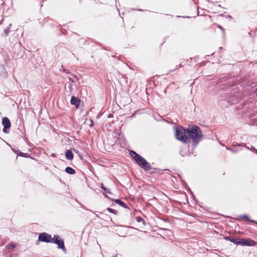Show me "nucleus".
Listing matches in <instances>:
<instances>
[{"mask_svg":"<svg viewBox=\"0 0 257 257\" xmlns=\"http://www.w3.org/2000/svg\"><path fill=\"white\" fill-rule=\"evenodd\" d=\"M73 77H74L75 78H76L77 80H78V79H77V77H76L75 75H74V76H73Z\"/></svg>","mask_w":257,"mask_h":257,"instance_id":"28","label":"nucleus"},{"mask_svg":"<svg viewBox=\"0 0 257 257\" xmlns=\"http://www.w3.org/2000/svg\"><path fill=\"white\" fill-rule=\"evenodd\" d=\"M11 26H12V24H10L9 25V26L5 30L4 32H5V35L6 36H8L9 35V33H10V31H11Z\"/></svg>","mask_w":257,"mask_h":257,"instance_id":"17","label":"nucleus"},{"mask_svg":"<svg viewBox=\"0 0 257 257\" xmlns=\"http://www.w3.org/2000/svg\"><path fill=\"white\" fill-rule=\"evenodd\" d=\"M137 221L138 222H142L144 225L146 224V221L144 219H143L142 218L139 217L137 218Z\"/></svg>","mask_w":257,"mask_h":257,"instance_id":"20","label":"nucleus"},{"mask_svg":"<svg viewBox=\"0 0 257 257\" xmlns=\"http://www.w3.org/2000/svg\"><path fill=\"white\" fill-rule=\"evenodd\" d=\"M219 28H220V29H221L222 31H223V28L221 26H219Z\"/></svg>","mask_w":257,"mask_h":257,"instance_id":"26","label":"nucleus"},{"mask_svg":"<svg viewBox=\"0 0 257 257\" xmlns=\"http://www.w3.org/2000/svg\"><path fill=\"white\" fill-rule=\"evenodd\" d=\"M70 103L71 104L75 105L77 107H78V105H79V100L74 96H72L71 97V100H70Z\"/></svg>","mask_w":257,"mask_h":257,"instance_id":"10","label":"nucleus"},{"mask_svg":"<svg viewBox=\"0 0 257 257\" xmlns=\"http://www.w3.org/2000/svg\"><path fill=\"white\" fill-rule=\"evenodd\" d=\"M181 67H182L181 64H179L178 66L177 65L176 69H177L178 68Z\"/></svg>","mask_w":257,"mask_h":257,"instance_id":"24","label":"nucleus"},{"mask_svg":"<svg viewBox=\"0 0 257 257\" xmlns=\"http://www.w3.org/2000/svg\"><path fill=\"white\" fill-rule=\"evenodd\" d=\"M256 91L257 92V88H256Z\"/></svg>","mask_w":257,"mask_h":257,"instance_id":"32","label":"nucleus"},{"mask_svg":"<svg viewBox=\"0 0 257 257\" xmlns=\"http://www.w3.org/2000/svg\"><path fill=\"white\" fill-rule=\"evenodd\" d=\"M256 224H257V222H256Z\"/></svg>","mask_w":257,"mask_h":257,"instance_id":"33","label":"nucleus"},{"mask_svg":"<svg viewBox=\"0 0 257 257\" xmlns=\"http://www.w3.org/2000/svg\"><path fill=\"white\" fill-rule=\"evenodd\" d=\"M130 155L135 160L138 165L146 171L151 169V166L143 157L134 151L130 152Z\"/></svg>","mask_w":257,"mask_h":257,"instance_id":"2","label":"nucleus"},{"mask_svg":"<svg viewBox=\"0 0 257 257\" xmlns=\"http://www.w3.org/2000/svg\"><path fill=\"white\" fill-rule=\"evenodd\" d=\"M75 152L76 153H77V154H78V151H77V150L75 151Z\"/></svg>","mask_w":257,"mask_h":257,"instance_id":"30","label":"nucleus"},{"mask_svg":"<svg viewBox=\"0 0 257 257\" xmlns=\"http://www.w3.org/2000/svg\"><path fill=\"white\" fill-rule=\"evenodd\" d=\"M253 150H254V152L257 154V150L255 149L254 147H253Z\"/></svg>","mask_w":257,"mask_h":257,"instance_id":"25","label":"nucleus"},{"mask_svg":"<svg viewBox=\"0 0 257 257\" xmlns=\"http://www.w3.org/2000/svg\"><path fill=\"white\" fill-rule=\"evenodd\" d=\"M239 244L249 246H253L256 245V242L251 239L240 238Z\"/></svg>","mask_w":257,"mask_h":257,"instance_id":"7","label":"nucleus"},{"mask_svg":"<svg viewBox=\"0 0 257 257\" xmlns=\"http://www.w3.org/2000/svg\"><path fill=\"white\" fill-rule=\"evenodd\" d=\"M51 243L56 244L58 245V248L62 249L63 251L66 250L64 242L59 235H55L52 238Z\"/></svg>","mask_w":257,"mask_h":257,"instance_id":"4","label":"nucleus"},{"mask_svg":"<svg viewBox=\"0 0 257 257\" xmlns=\"http://www.w3.org/2000/svg\"><path fill=\"white\" fill-rule=\"evenodd\" d=\"M241 219H244V220H247V221H250V222H254V223H256V221H254V220H250L249 217H248V216L246 215H243L242 216H240V217Z\"/></svg>","mask_w":257,"mask_h":257,"instance_id":"16","label":"nucleus"},{"mask_svg":"<svg viewBox=\"0 0 257 257\" xmlns=\"http://www.w3.org/2000/svg\"><path fill=\"white\" fill-rule=\"evenodd\" d=\"M224 239L228 240L231 242H233L235 244H239V240L240 238H234L233 237L231 236H227L224 237Z\"/></svg>","mask_w":257,"mask_h":257,"instance_id":"9","label":"nucleus"},{"mask_svg":"<svg viewBox=\"0 0 257 257\" xmlns=\"http://www.w3.org/2000/svg\"><path fill=\"white\" fill-rule=\"evenodd\" d=\"M15 247H16V245L14 244H10L9 246V248H14Z\"/></svg>","mask_w":257,"mask_h":257,"instance_id":"22","label":"nucleus"},{"mask_svg":"<svg viewBox=\"0 0 257 257\" xmlns=\"http://www.w3.org/2000/svg\"><path fill=\"white\" fill-rule=\"evenodd\" d=\"M107 210L109 212L113 213L114 214H117V211L115 210V209H112V208L108 207V208H107Z\"/></svg>","mask_w":257,"mask_h":257,"instance_id":"18","label":"nucleus"},{"mask_svg":"<svg viewBox=\"0 0 257 257\" xmlns=\"http://www.w3.org/2000/svg\"><path fill=\"white\" fill-rule=\"evenodd\" d=\"M187 136V129H185L182 126H178L175 128V137L178 140L185 143H189V139Z\"/></svg>","mask_w":257,"mask_h":257,"instance_id":"3","label":"nucleus"},{"mask_svg":"<svg viewBox=\"0 0 257 257\" xmlns=\"http://www.w3.org/2000/svg\"><path fill=\"white\" fill-rule=\"evenodd\" d=\"M180 154L183 157L185 156V153L184 152V150L183 149L180 151Z\"/></svg>","mask_w":257,"mask_h":257,"instance_id":"21","label":"nucleus"},{"mask_svg":"<svg viewBox=\"0 0 257 257\" xmlns=\"http://www.w3.org/2000/svg\"><path fill=\"white\" fill-rule=\"evenodd\" d=\"M103 195H104V196L105 197H106V198H109L108 196L106 194H105V193H103Z\"/></svg>","mask_w":257,"mask_h":257,"instance_id":"27","label":"nucleus"},{"mask_svg":"<svg viewBox=\"0 0 257 257\" xmlns=\"http://www.w3.org/2000/svg\"><path fill=\"white\" fill-rule=\"evenodd\" d=\"M113 201L116 203L118 204V205H119L120 206H122V207H123L124 208H127L126 205L121 200L117 199L113 200Z\"/></svg>","mask_w":257,"mask_h":257,"instance_id":"15","label":"nucleus"},{"mask_svg":"<svg viewBox=\"0 0 257 257\" xmlns=\"http://www.w3.org/2000/svg\"><path fill=\"white\" fill-rule=\"evenodd\" d=\"M100 187L102 189H103L104 191H106L107 193H109V194L111 193L110 190L109 189L105 187L103 184H101Z\"/></svg>","mask_w":257,"mask_h":257,"instance_id":"19","label":"nucleus"},{"mask_svg":"<svg viewBox=\"0 0 257 257\" xmlns=\"http://www.w3.org/2000/svg\"><path fill=\"white\" fill-rule=\"evenodd\" d=\"M113 137L117 138L115 141L116 143L119 144L122 147H123L126 145L125 139L122 134L120 133H114Z\"/></svg>","mask_w":257,"mask_h":257,"instance_id":"5","label":"nucleus"},{"mask_svg":"<svg viewBox=\"0 0 257 257\" xmlns=\"http://www.w3.org/2000/svg\"><path fill=\"white\" fill-rule=\"evenodd\" d=\"M227 150L232 152V153H234L235 152V151H234L233 149H230V148H226Z\"/></svg>","mask_w":257,"mask_h":257,"instance_id":"23","label":"nucleus"},{"mask_svg":"<svg viewBox=\"0 0 257 257\" xmlns=\"http://www.w3.org/2000/svg\"><path fill=\"white\" fill-rule=\"evenodd\" d=\"M2 124L4 126L3 132L5 133H8L7 129H9L11 126V123L10 119L8 117L3 118Z\"/></svg>","mask_w":257,"mask_h":257,"instance_id":"8","label":"nucleus"},{"mask_svg":"<svg viewBox=\"0 0 257 257\" xmlns=\"http://www.w3.org/2000/svg\"><path fill=\"white\" fill-rule=\"evenodd\" d=\"M93 125V122H92L91 124H90V126H92Z\"/></svg>","mask_w":257,"mask_h":257,"instance_id":"31","label":"nucleus"},{"mask_svg":"<svg viewBox=\"0 0 257 257\" xmlns=\"http://www.w3.org/2000/svg\"><path fill=\"white\" fill-rule=\"evenodd\" d=\"M65 171L67 173L70 175H73L75 173V170L70 167H66L65 169Z\"/></svg>","mask_w":257,"mask_h":257,"instance_id":"14","label":"nucleus"},{"mask_svg":"<svg viewBox=\"0 0 257 257\" xmlns=\"http://www.w3.org/2000/svg\"><path fill=\"white\" fill-rule=\"evenodd\" d=\"M69 82L68 83V88L69 91H71L73 89L72 86H73V83H75V81L71 77L69 78Z\"/></svg>","mask_w":257,"mask_h":257,"instance_id":"13","label":"nucleus"},{"mask_svg":"<svg viewBox=\"0 0 257 257\" xmlns=\"http://www.w3.org/2000/svg\"><path fill=\"white\" fill-rule=\"evenodd\" d=\"M0 75L3 76H6L7 75L6 69L3 65H0Z\"/></svg>","mask_w":257,"mask_h":257,"instance_id":"12","label":"nucleus"},{"mask_svg":"<svg viewBox=\"0 0 257 257\" xmlns=\"http://www.w3.org/2000/svg\"><path fill=\"white\" fill-rule=\"evenodd\" d=\"M52 238L50 234L43 232L40 234L38 240L42 242L51 243Z\"/></svg>","mask_w":257,"mask_h":257,"instance_id":"6","label":"nucleus"},{"mask_svg":"<svg viewBox=\"0 0 257 257\" xmlns=\"http://www.w3.org/2000/svg\"><path fill=\"white\" fill-rule=\"evenodd\" d=\"M65 156L68 160H72L73 158V154L70 150H67L66 152Z\"/></svg>","mask_w":257,"mask_h":257,"instance_id":"11","label":"nucleus"},{"mask_svg":"<svg viewBox=\"0 0 257 257\" xmlns=\"http://www.w3.org/2000/svg\"><path fill=\"white\" fill-rule=\"evenodd\" d=\"M239 146V145H237V144H233V146Z\"/></svg>","mask_w":257,"mask_h":257,"instance_id":"29","label":"nucleus"},{"mask_svg":"<svg viewBox=\"0 0 257 257\" xmlns=\"http://www.w3.org/2000/svg\"><path fill=\"white\" fill-rule=\"evenodd\" d=\"M187 131V137L189 139V142L192 140L193 144L196 145H197L203 137L200 128L197 125H194L189 127Z\"/></svg>","mask_w":257,"mask_h":257,"instance_id":"1","label":"nucleus"}]
</instances>
